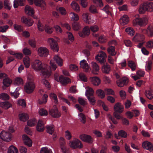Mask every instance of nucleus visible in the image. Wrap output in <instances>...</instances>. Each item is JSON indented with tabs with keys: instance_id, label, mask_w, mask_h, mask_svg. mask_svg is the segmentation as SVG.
I'll list each match as a JSON object with an SVG mask.
<instances>
[{
	"instance_id": "e2e57ef3",
	"label": "nucleus",
	"mask_w": 153,
	"mask_h": 153,
	"mask_svg": "<svg viewBox=\"0 0 153 153\" xmlns=\"http://www.w3.org/2000/svg\"><path fill=\"white\" fill-rule=\"evenodd\" d=\"M58 10L60 13L62 15H65L67 13V11L63 7H59Z\"/></svg>"
},
{
	"instance_id": "aec40b11",
	"label": "nucleus",
	"mask_w": 153,
	"mask_h": 153,
	"mask_svg": "<svg viewBox=\"0 0 153 153\" xmlns=\"http://www.w3.org/2000/svg\"><path fill=\"white\" fill-rule=\"evenodd\" d=\"M22 138L24 144L28 147H31L32 146V142L31 139L26 135L23 134Z\"/></svg>"
},
{
	"instance_id": "4be33fe9",
	"label": "nucleus",
	"mask_w": 153,
	"mask_h": 153,
	"mask_svg": "<svg viewBox=\"0 0 153 153\" xmlns=\"http://www.w3.org/2000/svg\"><path fill=\"white\" fill-rule=\"evenodd\" d=\"M111 68L110 65L106 63L104 64L101 68L102 72L105 74H108L111 71Z\"/></svg>"
},
{
	"instance_id": "79ce46f5",
	"label": "nucleus",
	"mask_w": 153,
	"mask_h": 153,
	"mask_svg": "<svg viewBox=\"0 0 153 153\" xmlns=\"http://www.w3.org/2000/svg\"><path fill=\"white\" fill-rule=\"evenodd\" d=\"M40 153H53V152L51 149L45 147L41 148Z\"/></svg>"
},
{
	"instance_id": "c85d7f7f",
	"label": "nucleus",
	"mask_w": 153,
	"mask_h": 153,
	"mask_svg": "<svg viewBox=\"0 0 153 153\" xmlns=\"http://www.w3.org/2000/svg\"><path fill=\"white\" fill-rule=\"evenodd\" d=\"M25 12L26 14L29 16H32L34 13L33 8L28 5L26 6L25 8Z\"/></svg>"
},
{
	"instance_id": "9d476101",
	"label": "nucleus",
	"mask_w": 153,
	"mask_h": 153,
	"mask_svg": "<svg viewBox=\"0 0 153 153\" xmlns=\"http://www.w3.org/2000/svg\"><path fill=\"white\" fill-rule=\"evenodd\" d=\"M145 39L144 35L139 33H136L133 39L134 42H143Z\"/></svg>"
},
{
	"instance_id": "2f4dec72",
	"label": "nucleus",
	"mask_w": 153,
	"mask_h": 153,
	"mask_svg": "<svg viewBox=\"0 0 153 153\" xmlns=\"http://www.w3.org/2000/svg\"><path fill=\"white\" fill-rule=\"evenodd\" d=\"M108 53L111 55L114 56L116 54L115 47L113 46H109L107 49Z\"/></svg>"
},
{
	"instance_id": "4d7b16f0",
	"label": "nucleus",
	"mask_w": 153,
	"mask_h": 153,
	"mask_svg": "<svg viewBox=\"0 0 153 153\" xmlns=\"http://www.w3.org/2000/svg\"><path fill=\"white\" fill-rule=\"evenodd\" d=\"M146 46L148 48H153V39L149 40L146 43Z\"/></svg>"
},
{
	"instance_id": "052dcab7",
	"label": "nucleus",
	"mask_w": 153,
	"mask_h": 153,
	"mask_svg": "<svg viewBox=\"0 0 153 153\" xmlns=\"http://www.w3.org/2000/svg\"><path fill=\"white\" fill-rule=\"evenodd\" d=\"M87 98L91 104L92 105H94L95 104L96 102V100L94 97L93 96H91L88 97Z\"/></svg>"
},
{
	"instance_id": "69168bd1",
	"label": "nucleus",
	"mask_w": 153,
	"mask_h": 153,
	"mask_svg": "<svg viewBox=\"0 0 153 153\" xmlns=\"http://www.w3.org/2000/svg\"><path fill=\"white\" fill-rule=\"evenodd\" d=\"M104 91L107 95H114V91L111 89H105L104 90Z\"/></svg>"
},
{
	"instance_id": "f3484780",
	"label": "nucleus",
	"mask_w": 153,
	"mask_h": 153,
	"mask_svg": "<svg viewBox=\"0 0 153 153\" xmlns=\"http://www.w3.org/2000/svg\"><path fill=\"white\" fill-rule=\"evenodd\" d=\"M90 33V30L89 27L86 26L83 29L82 31L79 32V36L81 37H84L85 36H88Z\"/></svg>"
},
{
	"instance_id": "bf43d9fd",
	"label": "nucleus",
	"mask_w": 153,
	"mask_h": 153,
	"mask_svg": "<svg viewBox=\"0 0 153 153\" xmlns=\"http://www.w3.org/2000/svg\"><path fill=\"white\" fill-rule=\"evenodd\" d=\"M4 5L5 8L8 10H10L11 9V6L9 1L8 0H4Z\"/></svg>"
},
{
	"instance_id": "4c0bfd02",
	"label": "nucleus",
	"mask_w": 153,
	"mask_h": 153,
	"mask_svg": "<svg viewBox=\"0 0 153 153\" xmlns=\"http://www.w3.org/2000/svg\"><path fill=\"white\" fill-rule=\"evenodd\" d=\"M7 153H18V150L16 147L12 145L9 148Z\"/></svg>"
},
{
	"instance_id": "7c9ffc66",
	"label": "nucleus",
	"mask_w": 153,
	"mask_h": 153,
	"mask_svg": "<svg viewBox=\"0 0 153 153\" xmlns=\"http://www.w3.org/2000/svg\"><path fill=\"white\" fill-rule=\"evenodd\" d=\"M69 15L72 21H77L79 20L78 15L74 12H71Z\"/></svg>"
},
{
	"instance_id": "dca6fc26",
	"label": "nucleus",
	"mask_w": 153,
	"mask_h": 153,
	"mask_svg": "<svg viewBox=\"0 0 153 153\" xmlns=\"http://www.w3.org/2000/svg\"><path fill=\"white\" fill-rule=\"evenodd\" d=\"M82 20L86 23L90 24L93 23V22L91 20V17L89 16V14L88 13H83L82 15Z\"/></svg>"
},
{
	"instance_id": "a19ab883",
	"label": "nucleus",
	"mask_w": 153,
	"mask_h": 153,
	"mask_svg": "<svg viewBox=\"0 0 153 153\" xmlns=\"http://www.w3.org/2000/svg\"><path fill=\"white\" fill-rule=\"evenodd\" d=\"M23 61L24 65L26 68H28L30 65V59L28 56H26L24 58Z\"/></svg>"
},
{
	"instance_id": "f704fd0d",
	"label": "nucleus",
	"mask_w": 153,
	"mask_h": 153,
	"mask_svg": "<svg viewBox=\"0 0 153 153\" xmlns=\"http://www.w3.org/2000/svg\"><path fill=\"white\" fill-rule=\"evenodd\" d=\"M152 62L151 60H148L146 62V70L148 71L151 70L152 68Z\"/></svg>"
},
{
	"instance_id": "bb28decb",
	"label": "nucleus",
	"mask_w": 153,
	"mask_h": 153,
	"mask_svg": "<svg viewBox=\"0 0 153 153\" xmlns=\"http://www.w3.org/2000/svg\"><path fill=\"white\" fill-rule=\"evenodd\" d=\"M71 7L73 9L77 12L80 11L79 6L77 3L75 1H73L71 4Z\"/></svg>"
},
{
	"instance_id": "ea45409f",
	"label": "nucleus",
	"mask_w": 153,
	"mask_h": 153,
	"mask_svg": "<svg viewBox=\"0 0 153 153\" xmlns=\"http://www.w3.org/2000/svg\"><path fill=\"white\" fill-rule=\"evenodd\" d=\"M146 34L149 37H152L153 36V30L150 26L148 27L146 29Z\"/></svg>"
},
{
	"instance_id": "412c9836",
	"label": "nucleus",
	"mask_w": 153,
	"mask_h": 153,
	"mask_svg": "<svg viewBox=\"0 0 153 153\" xmlns=\"http://www.w3.org/2000/svg\"><path fill=\"white\" fill-rule=\"evenodd\" d=\"M22 22L24 23L26 25L30 26L32 25L33 21L30 19L23 16L21 18Z\"/></svg>"
},
{
	"instance_id": "774afa93",
	"label": "nucleus",
	"mask_w": 153,
	"mask_h": 153,
	"mask_svg": "<svg viewBox=\"0 0 153 153\" xmlns=\"http://www.w3.org/2000/svg\"><path fill=\"white\" fill-rule=\"evenodd\" d=\"M73 28L74 30H78L81 28V27L79 23L76 22L73 24Z\"/></svg>"
},
{
	"instance_id": "473e14b6",
	"label": "nucleus",
	"mask_w": 153,
	"mask_h": 153,
	"mask_svg": "<svg viewBox=\"0 0 153 153\" xmlns=\"http://www.w3.org/2000/svg\"><path fill=\"white\" fill-rule=\"evenodd\" d=\"M128 66L130 68L132 71H134L135 70L137 65V64L134 61L130 60L128 62Z\"/></svg>"
},
{
	"instance_id": "ddd939ff",
	"label": "nucleus",
	"mask_w": 153,
	"mask_h": 153,
	"mask_svg": "<svg viewBox=\"0 0 153 153\" xmlns=\"http://www.w3.org/2000/svg\"><path fill=\"white\" fill-rule=\"evenodd\" d=\"M48 51L46 48L41 47L39 48V56L45 57L48 55Z\"/></svg>"
},
{
	"instance_id": "58836bf2",
	"label": "nucleus",
	"mask_w": 153,
	"mask_h": 153,
	"mask_svg": "<svg viewBox=\"0 0 153 153\" xmlns=\"http://www.w3.org/2000/svg\"><path fill=\"white\" fill-rule=\"evenodd\" d=\"M97 96L101 99L103 98L105 96L104 91L100 89L97 90L96 92Z\"/></svg>"
},
{
	"instance_id": "0eeeda50",
	"label": "nucleus",
	"mask_w": 153,
	"mask_h": 153,
	"mask_svg": "<svg viewBox=\"0 0 153 153\" xmlns=\"http://www.w3.org/2000/svg\"><path fill=\"white\" fill-rule=\"evenodd\" d=\"M48 42L51 48L53 51H58L59 48L58 47L57 43L54 39L52 38H49L48 39Z\"/></svg>"
},
{
	"instance_id": "6e6552de",
	"label": "nucleus",
	"mask_w": 153,
	"mask_h": 153,
	"mask_svg": "<svg viewBox=\"0 0 153 153\" xmlns=\"http://www.w3.org/2000/svg\"><path fill=\"white\" fill-rule=\"evenodd\" d=\"M35 88V85L33 82H29L25 86V89L26 92L28 93H32Z\"/></svg>"
},
{
	"instance_id": "13d9d810",
	"label": "nucleus",
	"mask_w": 153,
	"mask_h": 153,
	"mask_svg": "<svg viewBox=\"0 0 153 153\" xmlns=\"http://www.w3.org/2000/svg\"><path fill=\"white\" fill-rule=\"evenodd\" d=\"M89 11L91 13L94 14L98 13V11L96 7L94 5H91L89 8Z\"/></svg>"
},
{
	"instance_id": "423d86ee",
	"label": "nucleus",
	"mask_w": 153,
	"mask_h": 153,
	"mask_svg": "<svg viewBox=\"0 0 153 153\" xmlns=\"http://www.w3.org/2000/svg\"><path fill=\"white\" fill-rule=\"evenodd\" d=\"M80 67L84 71L86 72H89L91 70L90 65L87 63L85 59L81 60L79 63Z\"/></svg>"
},
{
	"instance_id": "8fccbe9b",
	"label": "nucleus",
	"mask_w": 153,
	"mask_h": 153,
	"mask_svg": "<svg viewBox=\"0 0 153 153\" xmlns=\"http://www.w3.org/2000/svg\"><path fill=\"white\" fill-rule=\"evenodd\" d=\"M99 42L101 43H105L107 41V39L105 36L103 35L100 36L98 39Z\"/></svg>"
},
{
	"instance_id": "338daca9",
	"label": "nucleus",
	"mask_w": 153,
	"mask_h": 153,
	"mask_svg": "<svg viewBox=\"0 0 153 153\" xmlns=\"http://www.w3.org/2000/svg\"><path fill=\"white\" fill-rule=\"evenodd\" d=\"M39 114L42 116H46L48 114L47 111L43 108L41 109L39 111Z\"/></svg>"
},
{
	"instance_id": "f03ea898",
	"label": "nucleus",
	"mask_w": 153,
	"mask_h": 153,
	"mask_svg": "<svg viewBox=\"0 0 153 153\" xmlns=\"http://www.w3.org/2000/svg\"><path fill=\"white\" fill-rule=\"evenodd\" d=\"M44 78H48L50 77L51 74V71H48L45 68V66L43 65L41 62L39 61V72Z\"/></svg>"
},
{
	"instance_id": "5701e85b",
	"label": "nucleus",
	"mask_w": 153,
	"mask_h": 153,
	"mask_svg": "<svg viewBox=\"0 0 153 153\" xmlns=\"http://www.w3.org/2000/svg\"><path fill=\"white\" fill-rule=\"evenodd\" d=\"M146 11H148V9L146 3L140 5L138 9L139 13L140 14H143Z\"/></svg>"
},
{
	"instance_id": "603ef678",
	"label": "nucleus",
	"mask_w": 153,
	"mask_h": 153,
	"mask_svg": "<svg viewBox=\"0 0 153 153\" xmlns=\"http://www.w3.org/2000/svg\"><path fill=\"white\" fill-rule=\"evenodd\" d=\"M148 11L150 12L153 11V2L146 3Z\"/></svg>"
},
{
	"instance_id": "cd10ccee",
	"label": "nucleus",
	"mask_w": 153,
	"mask_h": 153,
	"mask_svg": "<svg viewBox=\"0 0 153 153\" xmlns=\"http://www.w3.org/2000/svg\"><path fill=\"white\" fill-rule=\"evenodd\" d=\"M128 22V17L126 15H123L120 19V24L123 25H124L127 24Z\"/></svg>"
},
{
	"instance_id": "4468645a",
	"label": "nucleus",
	"mask_w": 153,
	"mask_h": 153,
	"mask_svg": "<svg viewBox=\"0 0 153 153\" xmlns=\"http://www.w3.org/2000/svg\"><path fill=\"white\" fill-rule=\"evenodd\" d=\"M142 147L143 148L152 152L153 150V145L150 142L146 141L142 143Z\"/></svg>"
},
{
	"instance_id": "49530a36",
	"label": "nucleus",
	"mask_w": 153,
	"mask_h": 153,
	"mask_svg": "<svg viewBox=\"0 0 153 153\" xmlns=\"http://www.w3.org/2000/svg\"><path fill=\"white\" fill-rule=\"evenodd\" d=\"M32 66L35 70L38 71V60H36L32 62Z\"/></svg>"
},
{
	"instance_id": "de8ad7c7",
	"label": "nucleus",
	"mask_w": 153,
	"mask_h": 153,
	"mask_svg": "<svg viewBox=\"0 0 153 153\" xmlns=\"http://www.w3.org/2000/svg\"><path fill=\"white\" fill-rule=\"evenodd\" d=\"M14 83L17 85H22L23 84V80L22 78L18 77L15 79Z\"/></svg>"
},
{
	"instance_id": "20e7f679",
	"label": "nucleus",
	"mask_w": 153,
	"mask_h": 153,
	"mask_svg": "<svg viewBox=\"0 0 153 153\" xmlns=\"http://www.w3.org/2000/svg\"><path fill=\"white\" fill-rule=\"evenodd\" d=\"M107 55L105 53L102 51H100L98 54L95 57L96 59L101 63H103L105 62V58Z\"/></svg>"
},
{
	"instance_id": "f8f14e48",
	"label": "nucleus",
	"mask_w": 153,
	"mask_h": 153,
	"mask_svg": "<svg viewBox=\"0 0 153 153\" xmlns=\"http://www.w3.org/2000/svg\"><path fill=\"white\" fill-rule=\"evenodd\" d=\"M79 138L83 141L90 143H91L93 142L92 138L89 135L82 134L79 136Z\"/></svg>"
},
{
	"instance_id": "a18cd8bd",
	"label": "nucleus",
	"mask_w": 153,
	"mask_h": 153,
	"mask_svg": "<svg viewBox=\"0 0 153 153\" xmlns=\"http://www.w3.org/2000/svg\"><path fill=\"white\" fill-rule=\"evenodd\" d=\"M47 132L50 134H52L54 131V126L53 125L48 126L46 127Z\"/></svg>"
},
{
	"instance_id": "b1692460",
	"label": "nucleus",
	"mask_w": 153,
	"mask_h": 153,
	"mask_svg": "<svg viewBox=\"0 0 153 153\" xmlns=\"http://www.w3.org/2000/svg\"><path fill=\"white\" fill-rule=\"evenodd\" d=\"M54 60L59 66H62L63 64V60L58 55L54 56L53 58Z\"/></svg>"
},
{
	"instance_id": "a211bd4d",
	"label": "nucleus",
	"mask_w": 153,
	"mask_h": 153,
	"mask_svg": "<svg viewBox=\"0 0 153 153\" xmlns=\"http://www.w3.org/2000/svg\"><path fill=\"white\" fill-rule=\"evenodd\" d=\"M89 80L91 84L95 86L99 85L101 81L100 79L97 76L90 77L89 78Z\"/></svg>"
},
{
	"instance_id": "c9c22d12",
	"label": "nucleus",
	"mask_w": 153,
	"mask_h": 153,
	"mask_svg": "<svg viewBox=\"0 0 153 153\" xmlns=\"http://www.w3.org/2000/svg\"><path fill=\"white\" fill-rule=\"evenodd\" d=\"M46 4L43 0H39V10L40 9L41 11L45 10L46 8Z\"/></svg>"
},
{
	"instance_id": "37998d69",
	"label": "nucleus",
	"mask_w": 153,
	"mask_h": 153,
	"mask_svg": "<svg viewBox=\"0 0 153 153\" xmlns=\"http://www.w3.org/2000/svg\"><path fill=\"white\" fill-rule=\"evenodd\" d=\"M125 31L129 35L131 36H133L134 34V31L133 29L131 27L126 28Z\"/></svg>"
},
{
	"instance_id": "0e129e2a",
	"label": "nucleus",
	"mask_w": 153,
	"mask_h": 153,
	"mask_svg": "<svg viewBox=\"0 0 153 153\" xmlns=\"http://www.w3.org/2000/svg\"><path fill=\"white\" fill-rule=\"evenodd\" d=\"M44 129V123L42 121L39 120V132L42 131Z\"/></svg>"
},
{
	"instance_id": "9b49d317",
	"label": "nucleus",
	"mask_w": 153,
	"mask_h": 153,
	"mask_svg": "<svg viewBox=\"0 0 153 153\" xmlns=\"http://www.w3.org/2000/svg\"><path fill=\"white\" fill-rule=\"evenodd\" d=\"M54 107L55 108L54 109H52L49 110L50 114L53 117L59 118L61 116L60 112L58 111L57 108H56V105H54Z\"/></svg>"
},
{
	"instance_id": "e433bc0d",
	"label": "nucleus",
	"mask_w": 153,
	"mask_h": 153,
	"mask_svg": "<svg viewBox=\"0 0 153 153\" xmlns=\"http://www.w3.org/2000/svg\"><path fill=\"white\" fill-rule=\"evenodd\" d=\"M152 92V90L149 89L146 90L145 93L146 97L150 100H152L153 98V94Z\"/></svg>"
},
{
	"instance_id": "72a5a7b5",
	"label": "nucleus",
	"mask_w": 153,
	"mask_h": 153,
	"mask_svg": "<svg viewBox=\"0 0 153 153\" xmlns=\"http://www.w3.org/2000/svg\"><path fill=\"white\" fill-rule=\"evenodd\" d=\"M19 117L21 121L24 122L27 120L29 118L28 115L27 114L25 113H22L19 114Z\"/></svg>"
},
{
	"instance_id": "39448f33",
	"label": "nucleus",
	"mask_w": 153,
	"mask_h": 153,
	"mask_svg": "<svg viewBox=\"0 0 153 153\" xmlns=\"http://www.w3.org/2000/svg\"><path fill=\"white\" fill-rule=\"evenodd\" d=\"M11 134L10 133L5 131H2L0 133V137L3 140L9 142L11 140Z\"/></svg>"
},
{
	"instance_id": "c756f323",
	"label": "nucleus",
	"mask_w": 153,
	"mask_h": 153,
	"mask_svg": "<svg viewBox=\"0 0 153 153\" xmlns=\"http://www.w3.org/2000/svg\"><path fill=\"white\" fill-rule=\"evenodd\" d=\"M25 0H15L14 1L13 6L14 8H16L19 5L21 6L24 5Z\"/></svg>"
},
{
	"instance_id": "f257e3e1",
	"label": "nucleus",
	"mask_w": 153,
	"mask_h": 153,
	"mask_svg": "<svg viewBox=\"0 0 153 153\" xmlns=\"http://www.w3.org/2000/svg\"><path fill=\"white\" fill-rule=\"evenodd\" d=\"M148 23V20L146 17L142 18H136L133 20V25L134 26L144 27L146 26Z\"/></svg>"
},
{
	"instance_id": "680f3d73",
	"label": "nucleus",
	"mask_w": 153,
	"mask_h": 153,
	"mask_svg": "<svg viewBox=\"0 0 153 153\" xmlns=\"http://www.w3.org/2000/svg\"><path fill=\"white\" fill-rule=\"evenodd\" d=\"M0 99L4 100H8L9 99V97L6 93H2L0 94Z\"/></svg>"
},
{
	"instance_id": "5fc2aeb1",
	"label": "nucleus",
	"mask_w": 153,
	"mask_h": 153,
	"mask_svg": "<svg viewBox=\"0 0 153 153\" xmlns=\"http://www.w3.org/2000/svg\"><path fill=\"white\" fill-rule=\"evenodd\" d=\"M94 3L96 4L98 6L100 7H102L103 5V3L102 0H92Z\"/></svg>"
},
{
	"instance_id": "2eb2a0df",
	"label": "nucleus",
	"mask_w": 153,
	"mask_h": 153,
	"mask_svg": "<svg viewBox=\"0 0 153 153\" xmlns=\"http://www.w3.org/2000/svg\"><path fill=\"white\" fill-rule=\"evenodd\" d=\"M114 112L120 113L124 110L123 106L120 103L118 102L115 104L114 107Z\"/></svg>"
},
{
	"instance_id": "864d4df0",
	"label": "nucleus",
	"mask_w": 153,
	"mask_h": 153,
	"mask_svg": "<svg viewBox=\"0 0 153 153\" xmlns=\"http://www.w3.org/2000/svg\"><path fill=\"white\" fill-rule=\"evenodd\" d=\"M36 122L35 118L27 122V124L28 126H34L36 123Z\"/></svg>"
},
{
	"instance_id": "09e8293b",
	"label": "nucleus",
	"mask_w": 153,
	"mask_h": 153,
	"mask_svg": "<svg viewBox=\"0 0 153 153\" xmlns=\"http://www.w3.org/2000/svg\"><path fill=\"white\" fill-rule=\"evenodd\" d=\"M79 119L81 122L83 123L86 122V117L82 113H80L78 114Z\"/></svg>"
},
{
	"instance_id": "3c124183",
	"label": "nucleus",
	"mask_w": 153,
	"mask_h": 153,
	"mask_svg": "<svg viewBox=\"0 0 153 153\" xmlns=\"http://www.w3.org/2000/svg\"><path fill=\"white\" fill-rule=\"evenodd\" d=\"M79 79L82 81L84 82H87V79L86 75L84 73H81L79 74Z\"/></svg>"
},
{
	"instance_id": "c03bdc74",
	"label": "nucleus",
	"mask_w": 153,
	"mask_h": 153,
	"mask_svg": "<svg viewBox=\"0 0 153 153\" xmlns=\"http://www.w3.org/2000/svg\"><path fill=\"white\" fill-rule=\"evenodd\" d=\"M48 97L47 94H44L42 96V100L39 101V104H45L47 101Z\"/></svg>"
},
{
	"instance_id": "393cba45",
	"label": "nucleus",
	"mask_w": 153,
	"mask_h": 153,
	"mask_svg": "<svg viewBox=\"0 0 153 153\" xmlns=\"http://www.w3.org/2000/svg\"><path fill=\"white\" fill-rule=\"evenodd\" d=\"M85 89H86V91L85 94L87 97L93 95L94 91L92 88L88 86L86 87Z\"/></svg>"
},
{
	"instance_id": "6e6d98bb",
	"label": "nucleus",
	"mask_w": 153,
	"mask_h": 153,
	"mask_svg": "<svg viewBox=\"0 0 153 153\" xmlns=\"http://www.w3.org/2000/svg\"><path fill=\"white\" fill-rule=\"evenodd\" d=\"M65 137L68 140H71L72 138V135L71 132L68 130L65 131Z\"/></svg>"
},
{
	"instance_id": "a878e982",
	"label": "nucleus",
	"mask_w": 153,
	"mask_h": 153,
	"mask_svg": "<svg viewBox=\"0 0 153 153\" xmlns=\"http://www.w3.org/2000/svg\"><path fill=\"white\" fill-rule=\"evenodd\" d=\"M0 105L2 108L5 109H7L12 106V105L9 102L7 101L1 102Z\"/></svg>"
},
{
	"instance_id": "7ed1b4c3",
	"label": "nucleus",
	"mask_w": 153,
	"mask_h": 153,
	"mask_svg": "<svg viewBox=\"0 0 153 153\" xmlns=\"http://www.w3.org/2000/svg\"><path fill=\"white\" fill-rule=\"evenodd\" d=\"M69 145L71 148L73 149H76L77 148L81 149L83 147V145L81 141L76 138L74 139L73 140L70 141Z\"/></svg>"
},
{
	"instance_id": "1a4fd4ad",
	"label": "nucleus",
	"mask_w": 153,
	"mask_h": 153,
	"mask_svg": "<svg viewBox=\"0 0 153 153\" xmlns=\"http://www.w3.org/2000/svg\"><path fill=\"white\" fill-rule=\"evenodd\" d=\"M54 78L57 82L59 81L63 85H65L71 82L70 79L69 78L67 77H63L62 76H61L59 78H58L57 76L55 75Z\"/></svg>"
},
{
	"instance_id": "6ab92c4d",
	"label": "nucleus",
	"mask_w": 153,
	"mask_h": 153,
	"mask_svg": "<svg viewBox=\"0 0 153 153\" xmlns=\"http://www.w3.org/2000/svg\"><path fill=\"white\" fill-rule=\"evenodd\" d=\"M91 64L92 68V73L95 75L98 74L100 70L99 66L96 63L94 62H92Z\"/></svg>"
}]
</instances>
